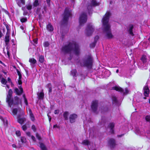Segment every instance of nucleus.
<instances>
[{"mask_svg":"<svg viewBox=\"0 0 150 150\" xmlns=\"http://www.w3.org/2000/svg\"><path fill=\"white\" fill-rule=\"evenodd\" d=\"M21 0L22 2V4L23 5H25V0Z\"/></svg>","mask_w":150,"mask_h":150,"instance_id":"56","label":"nucleus"},{"mask_svg":"<svg viewBox=\"0 0 150 150\" xmlns=\"http://www.w3.org/2000/svg\"><path fill=\"white\" fill-rule=\"evenodd\" d=\"M62 50L65 52H71L76 55L78 54L80 52L78 45L75 42L69 43L68 46L63 47Z\"/></svg>","mask_w":150,"mask_h":150,"instance_id":"2","label":"nucleus"},{"mask_svg":"<svg viewBox=\"0 0 150 150\" xmlns=\"http://www.w3.org/2000/svg\"><path fill=\"white\" fill-rule=\"evenodd\" d=\"M112 99L113 102L115 103L117 102V99L115 96L113 97Z\"/></svg>","mask_w":150,"mask_h":150,"instance_id":"43","label":"nucleus"},{"mask_svg":"<svg viewBox=\"0 0 150 150\" xmlns=\"http://www.w3.org/2000/svg\"><path fill=\"white\" fill-rule=\"evenodd\" d=\"M82 144L85 145H88L90 143L88 140H84L82 142Z\"/></svg>","mask_w":150,"mask_h":150,"instance_id":"26","label":"nucleus"},{"mask_svg":"<svg viewBox=\"0 0 150 150\" xmlns=\"http://www.w3.org/2000/svg\"><path fill=\"white\" fill-rule=\"evenodd\" d=\"M9 88V86L8 85H6V89H8Z\"/></svg>","mask_w":150,"mask_h":150,"instance_id":"63","label":"nucleus"},{"mask_svg":"<svg viewBox=\"0 0 150 150\" xmlns=\"http://www.w3.org/2000/svg\"><path fill=\"white\" fill-rule=\"evenodd\" d=\"M27 135L28 136H30V133L29 132H26Z\"/></svg>","mask_w":150,"mask_h":150,"instance_id":"57","label":"nucleus"},{"mask_svg":"<svg viewBox=\"0 0 150 150\" xmlns=\"http://www.w3.org/2000/svg\"><path fill=\"white\" fill-rule=\"evenodd\" d=\"M24 121V119L23 118H19L18 120V122L21 124H22L23 123Z\"/></svg>","mask_w":150,"mask_h":150,"instance_id":"32","label":"nucleus"},{"mask_svg":"<svg viewBox=\"0 0 150 150\" xmlns=\"http://www.w3.org/2000/svg\"><path fill=\"white\" fill-rule=\"evenodd\" d=\"M133 28V25H131L129 26L128 29V32L129 33L132 35H133V34L132 32V29Z\"/></svg>","mask_w":150,"mask_h":150,"instance_id":"17","label":"nucleus"},{"mask_svg":"<svg viewBox=\"0 0 150 150\" xmlns=\"http://www.w3.org/2000/svg\"><path fill=\"white\" fill-rule=\"evenodd\" d=\"M33 41L35 44H37L38 40L37 39H35L33 40Z\"/></svg>","mask_w":150,"mask_h":150,"instance_id":"52","label":"nucleus"},{"mask_svg":"<svg viewBox=\"0 0 150 150\" xmlns=\"http://www.w3.org/2000/svg\"><path fill=\"white\" fill-rule=\"evenodd\" d=\"M99 38V37L98 36H96L95 38V43L96 42V40H98Z\"/></svg>","mask_w":150,"mask_h":150,"instance_id":"53","label":"nucleus"},{"mask_svg":"<svg viewBox=\"0 0 150 150\" xmlns=\"http://www.w3.org/2000/svg\"><path fill=\"white\" fill-rule=\"evenodd\" d=\"M71 13L67 8H66L64 13L63 20L64 21H67L68 18L71 16Z\"/></svg>","mask_w":150,"mask_h":150,"instance_id":"8","label":"nucleus"},{"mask_svg":"<svg viewBox=\"0 0 150 150\" xmlns=\"http://www.w3.org/2000/svg\"><path fill=\"white\" fill-rule=\"evenodd\" d=\"M95 46V43H93L92 44H91L90 45V47H91L93 48Z\"/></svg>","mask_w":150,"mask_h":150,"instance_id":"50","label":"nucleus"},{"mask_svg":"<svg viewBox=\"0 0 150 150\" xmlns=\"http://www.w3.org/2000/svg\"><path fill=\"white\" fill-rule=\"evenodd\" d=\"M21 142L23 143H25L26 142V139L24 137H21Z\"/></svg>","mask_w":150,"mask_h":150,"instance_id":"27","label":"nucleus"},{"mask_svg":"<svg viewBox=\"0 0 150 150\" xmlns=\"http://www.w3.org/2000/svg\"><path fill=\"white\" fill-rule=\"evenodd\" d=\"M59 111L58 110H55L54 113L55 114H58L59 113Z\"/></svg>","mask_w":150,"mask_h":150,"instance_id":"51","label":"nucleus"},{"mask_svg":"<svg viewBox=\"0 0 150 150\" xmlns=\"http://www.w3.org/2000/svg\"><path fill=\"white\" fill-rule=\"evenodd\" d=\"M95 30L94 27L92 24H90L87 27L85 31L86 36H90L91 35Z\"/></svg>","mask_w":150,"mask_h":150,"instance_id":"4","label":"nucleus"},{"mask_svg":"<svg viewBox=\"0 0 150 150\" xmlns=\"http://www.w3.org/2000/svg\"><path fill=\"white\" fill-rule=\"evenodd\" d=\"M1 82L3 84L6 85V83H7V81L4 78H2L1 80Z\"/></svg>","mask_w":150,"mask_h":150,"instance_id":"30","label":"nucleus"},{"mask_svg":"<svg viewBox=\"0 0 150 150\" xmlns=\"http://www.w3.org/2000/svg\"><path fill=\"white\" fill-rule=\"evenodd\" d=\"M29 62L30 63L31 66L34 67L35 64L36 63L37 61L35 59L32 58L29 59Z\"/></svg>","mask_w":150,"mask_h":150,"instance_id":"16","label":"nucleus"},{"mask_svg":"<svg viewBox=\"0 0 150 150\" xmlns=\"http://www.w3.org/2000/svg\"><path fill=\"white\" fill-rule=\"evenodd\" d=\"M16 134L18 136H20L21 135L20 132L19 131H16Z\"/></svg>","mask_w":150,"mask_h":150,"instance_id":"44","label":"nucleus"},{"mask_svg":"<svg viewBox=\"0 0 150 150\" xmlns=\"http://www.w3.org/2000/svg\"><path fill=\"white\" fill-rule=\"evenodd\" d=\"M77 117V115L76 114H72L70 115L69 119L71 123H72L75 122V119Z\"/></svg>","mask_w":150,"mask_h":150,"instance_id":"11","label":"nucleus"},{"mask_svg":"<svg viewBox=\"0 0 150 150\" xmlns=\"http://www.w3.org/2000/svg\"><path fill=\"white\" fill-rule=\"evenodd\" d=\"M98 102L97 101H94L93 102L91 107L94 111H96L97 108Z\"/></svg>","mask_w":150,"mask_h":150,"instance_id":"13","label":"nucleus"},{"mask_svg":"<svg viewBox=\"0 0 150 150\" xmlns=\"http://www.w3.org/2000/svg\"><path fill=\"white\" fill-rule=\"evenodd\" d=\"M31 138L33 140L34 142H35V137H34L33 136H31Z\"/></svg>","mask_w":150,"mask_h":150,"instance_id":"49","label":"nucleus"},{"mask_svg":"<svg viewBox=\"0 0 150 150\" xmlns=\"http://www.w3.org/2000/svg\"><path fill=\"white\" fill-rule=\"evenodd\" d=\"M32 129L34 131H35L36 130V129L35 125H33L32 127Z\"/></svg>","mask_w":150,"mask_h":150,"instance_id":"48","label":"nucleus"},{"mask_svg":"<svg viewBox=\"0 0 150 150\" xmlns=\"http://www.w3.org/2000/svg\"><path fill=\"white\" fill-rule=\"evenodd\" d=\"M7 54L8 55V57H9L10 56V52L8 49H7Z\"/></svg>","mask_w":150,"mask_h":150,"instance_id":"54","label":"nucleus"},{"mask_svg":"<svg viewBox=\"0 0 150 150\" xmlns=\"http://www.w3.org/2000/svg\"><path fill=\"white\" fill-rule=\"evenodd\" d=\"M114 126V124L112 123H110L108 126L109 127L110 129V132L111 133H113V128Z\"/></svg>","mask_w":150,"mask_h":150,"instance_id":"19","label":"nucleus"},{"mask_svg":"<svg viewBox=\"0 0 150 150\" xmlns=\"http://www.w3.org/2000/svg\"><path fill=\"white\" fill-rule=\"evenodd\" d=\"M29 112L30 113V118L32 121H34L35 120L33 114L31 112L30 110H29Z\"/></svg>","mask_w":150,"mask_h":150,"instance_id":"24","label":"nucleus"},{"mask_svg":"<svg viewBox=\"0 0 150 150\" xmlns=\"http://www.w3.org/2000/svg\"><path fill=\"white\" fill-rule=\"evenodd\" d=\"M0 119L2 121H3V122L4 123L5 122V120H4V119L3 118L1 117H0Z\"/></svg>","mask_w":150,"mask_h":150,"instance_id":"59","label":"nucleus"},{"mask_svg":"<svg viewBox=\"0 0 150 150\" xmlns=\"http://www.w3.org/2000/svg\"><path fill=\"white\" fill-rule=\"evenodd\" d=\"M12 146L13 147H14V148H17L16 145L14 144H13L12 145Z\"/></svg>","mask_w":150,"mask_h":150,"instance_id":"60","label":"nucleus"},{"mask_svg":"<svg viewBox=\"0 0 150 150\" xmlns=\"http://www.w3.org/2000/svg\"><path fill=\"white\" fill-rule=\"evenodd\" d=\"M40 146L42 150H46V148L43 144L40 143Z\"/></svg>","mask_w":150,"mask_h":150,"instance_id":"28","label":"nucleus"},{"mask_svg":"<svg viewBox=\"0 0 150 150\" xmlns=\"http://www.w3.org/2000/svg\"><path fill=\"white\" fill-rule=\"evenodd\" d=\"M90 150H96L95 149H92L91 147L89 148Z\"/></svg>","mask_w":150,"mask_h":150,"instance_id":"64","label":"nucleus"},{"mask_svg":"<svg viewBox=\"0 0 150 150\" xmlns=\"http://www.w3.org/2000/svg\"><path fill=\"white\" fill-rule=\"evenodd\" d=\"M17 4H18V5L20 7H21L22 6V5H23L22 4V2L21 0H20L19 1H18L17 2Z\"/></svg>","mask_w":150,"mask_h":150,"instance_id":"36","label":"nucleus"},{"mask_svg":"<svg viewBox=\"0 0 150 150\" xmlns=\"http://www.w3.org/2000/svg\"><path fill=\"white\" fill-rule=\"evenodd\" d=\"M50 0H46V1L48 5L50 6Z\"/></svg>","mask_w":150,"mask_h":150,"instance_id":"55","label":"nucleus"},{"mask_svg":"<svg viewBox=\"0 0 150 150\" xmlns=\"http://www.w3.org/2000/svg\"><path fill=\"white\" fill-rule=\"evenodd\" d=\"M145 119L147 121H150V116H146L145 117Z\"/></svg>","mask_w":150,"mask_h":150,"instance_id":"42","label":"nucleus"},{"mask_svg":"<svg viewBox=\"0 0 150 150\" xmlns=\"http://www.w3.org/2000/svg\"><path fill=\"white\" fill-rule=\"evenodd\" d=\"M49 45V43L48 42H45L43 43V45L45 47H48Z\"/></svg>","mask_w":150,"mask_h":150,"instance_id":"34","label":"nucleus"},{"mask_svg":"<svg viewBox=\"0 0 150 150\" xmlns=\"http://www.w3.org/2000/svg\"><path fill=\"white\" fill-rule=\"evenodd\" d=\"M64 117L65 120H67L68 119V116L69 115V113L67 112H64Z\"/></svg>","mask_w":150,"mask_h":150,"instance_id":"23","label":"nucleus"},{"mask_svg":"<svg viewBox=\"0 0 150 150\" xmlns=\"http://www.w3.org/2000/svg\"><path fill=\"white\" fill-rule=\"evenodd\" d=\"M93 63L92 58L90 55L86 57L84 60L81 62V65L87 67L89 68L92 67Z\"/></svg>","mask_w":150,"mask_h":150,"instance_id":"3","label":"nucleus"},{"mask_svg":"<svg viewBox=\"0 0 150 150\" xmlns=\"http://www.w3.org/2000/svg\"><path fill=\"white\" fill-rule=\"evenodd\" d=\"M141 60L143 62V63L146 62V56L145 55H143L141 58Z\"/></svg>","mask_w":150,"mask_h":150,"instance_id":"25","label":"nucleus"},{"mask_svg":"<svg viewBox=\"0 0 150 150\" xmlns=\"http://www.w3.org/2000/svg\"><path fill=\"white\" fill-rule=\"evenodd\" d=\"M56 127L59 128L58 126H57V125H54L53 128H56Z\"/></svg>","mask_w":150,"mask_h":150,"instance_id":"61","label":"nucleus"},{"mask_svg":"<svg viewBox=\"0 0 150 150\" xmlns=\"http://www.w3.org/2000/svg\"><path fill=\"white\" fill-rule=\"evenodd\" d=\"M99 4L97 2L96 0H91V3L88 7V9H90L92 7L94 6H96L98 5Z\"/></svg>","mask_w":150,"mask_h":150,"instance_id":"9","label":"nucleus"},{"mask_svg":"<svg viewBox=\"0 0 150 150\" xmlns=\"http://www.w3.org/2000/svg\"><path fill=\"white\" fill-rule=\"evenodd\" d=\"M38 98L40 99H42L44 96V94L43 91L38 94Z\"/></svg>","mask_w":150,"mask_h":150,"instance_id":"21","label":"nucleus"},{"mask_svg":"<svg viewBox=\"0 0 150 150\" xmlns=\"http://www.w3.org/2000/svg\"><path fill=\"white\" fill-rule=\"evenodd\" d=\"M12 93L13 92L11 89H9L6 98V102L10 107H11L13 102V100L12 98Z\"/></svg>","mask_w":150,"mask_h":150,"instance_id":"5","label":"nucleus"},{"mask_svg":"<svg viewBox=\"0 0 150 150\" xmlns=\"http://www.w3.org/2000/svg\"><path fill=\"white\" fill-rule=\"evenodd\" d=\"M26 6L27 9L28 10H31L32 9V6L31 5H27Z\"/></svg>","mask_w":150,"mask_h":150,"instance_id":"37","label":"nucleus"},{"mask_svg":"<svg viewBox=\"0 0 150 150\" xmlns=\"http://www.w3.org/2000/svg\"><path fill=\"white\" fill-rule=\"evenodd\" d=\"M19 89L17 88H16L14 89V92L16 94L18 95H20L22 94L23 92V89L21 85L19 86Z\"/></svg>","mask_w":150,"mask_h":150,"instance_id":"10","label":"nucleus"},{"mask_svg":"<svg viewBox=\"0 0 150 150\" xmlns=\"http://www.w3.org/2000/svg\"><path fill=\"white\" fill-rule=\"evenodd\" d=\"M47 29L49 31H52L53 30L52 26L50 24H48L47 27Z\"/></svg>","mask_w":150,"mask_h":150,"instance_id":"22","label":"nucleus"},{"mask_svg":"<svg viewBox=\"0 0 150 150\" xmlns=\"http://www.w3.org/2000/svg\"><path fill=\"white\" fill-rule=\"evenodd\" d=\"M21 79V77H19L18 82V84L19 85H21L22 83Z\"/></svg>","mask_w":150,"mask_h":150,"instance_id":"40","label":"nucleus"},{"mask_svg":"<svg viewBox=\"0 0 150 150\" xmlns=\"http://www.w3.org/2000/svg\"><path fill=\"white\" fill-rule=\"evenodd\" d=\"M76 71L75 69L72 70L71 71V74L74 76L76 75Z\"/></svg>","mask_w":150,"mask_h":150,"instance_id":"31","label":"nucleus"},{"mask_svg":"<svg viewBox=\"0 0 150 150\" xmlns=\"http://www.w3.org/2000/svg\"><path fill=\"white\" fill-rule=\"evenodd\" d=\"M17 112V109L15 108L13 110L12 113L13 115H15L16 114Z\"/></svg>","mask_w":150,"mask_h":150,"instance_id":"38","label":"nucleus"},{"mask_svg":"<svg viewBox=\"0 0 150 150\" xmlns=\"http://www.w3.org/2000/svg\"><path fill=\"white\" fill-rule=\"evenodd\" d=\"M112 89L116 91L122 92L123 94L126 95L129 93V90L127 88H125V89H123L120 87L118 86H115L112 88Z\"/></svg>","mask_w":150,"mask_h":150,"instance_id":"6","label":"nucleus"},{"mask_svg":"<svg viewBox=\"0 0 150 150\" xmlns=\"http://www.w3.org/2000/svg\"><path fill=\"white\" fill-rule=\"evenodd\" d=\"M21 103V100L20 99L18 96H16L14 97V101L13 102V104L14 105H17L19 103Z\"/></svg>","mask_w":150,"mask_h":150,"instance_id":"14","label":"nucleus"},{"mask_svg":"<svg viewBox=\"0 0 150 150\" xmlns=\"http://www.w3.org/2000/svg\"><path fill=\"white\" fill-rule=\"evenodd\" d=\"M36 137L39 140H40L41 139V137L38 134H36Z\"/></svg>","mask_w":150,"mask_h":150,"instance_id":"46","label":"nucleus"},{"mask_svg":"<svg viewBox=\"0 0 150 150\" xmlns=\"http://www.w3.org/2000/svg\"><path fill=\"white\" fill-rule=\"evenodd\" d=\"M110 15V13L107 12L103 17L102 21L104 33L105 37L108 39L112 38L113 37L111 33L110 26L108 23Z\"/></svg>","mask_w":150,"mask_h":150,"instance_id":"1","label":"nucleus"},{"mask_svg":"<svg viewBox=\"0 0 150 150\" xmlns=\"http://www.w3.org/2000/svg\"><path fill=\"white\" fill-rule=\"evenodd\" d=\"M40 4V3L38 0H35L33 3V5L34 7H37Z\"/></svg>","mask_w":150,"mask_h":150,"instance_id":"20","label":"nucleus"},{"mask_svg":"<svg viewBox=\"0 0 150 150\" xmlns=\"http://www.w3.org/2000/svg\"><path fill=\"white\" fill-rule=\"evenodd\" d=\"M22 128L23 130L25 131L27 127L25 125H23L22 126Z\"/></svg>","mask_w":150,"mask_h":150,"instance_id":"47","label":"nucleus"},{"mask_svg":"<svg viewBox=\"0 0 150 150\" xmlns=\"http://www.w3.org/2000/svg\"><path fill=\"white\" fill-rule=\"evenodd\" d=\"M21 21L22 23L25 22L27 21V18H23L21 19Z\"/></svg>","mask_w":150,"mask_h":150,"instance_id":"39","label":"nucleus"},{"mask_svg":"<svg viewBox=\"0 0 150 150\" xmlns=\"http://www.w3.org/2000/svg\"><path fill=\"white\" fill-rule=\"evenodd\" d=\"M87 20V17L86 15L83 13L81 14L79 18V23L80 25H81L85 23Z\"/></svg>","mask_w":150,"mask_h":150,"instance_id":"7","label":"nucleus"},{"mask_svg":"<svg viewBox=\"0 0 150 150\" xmlns=\"http://www.w3.org/2000/svg\"><path fill=\"white\" fill-rule=\"evenodd\" d=\"M109 143L111 146L113 147L115 144V141L113 139H110L109 141Z\"/></svg>","mask_w":150,"mask_h":150,"instance_id":"18","label":"nucleus"},{"mask_svg":"<svg viewBox=\"0 0 150 150\" xmlns=\"http://www.w3.org/2000/svg\"><path fill=\"white\" fill-rule=\"evenodd\" d=\"M22 9L23 11L24 12L23 14L24 15H26L28 13V12L25 9V7H23L22 8Z\"/></svg>","mask_w":150,"mask_h":150,"instance_id":"33","label":"nucleus"},{"mask_svg":"<svg viewBox=\"0 0 150 150\" xmlns=\"http://www.w3.org/2000/svg\"><path fill=\"white\" fill-rule=\"evenodd\" d=\"M9 35L10 34L6 33V35L5 36L4 41L6 45H8L10 41Z\"/></svg>","mask_w":150,"mask_h":150,"instance_id":"15","label":"nucleus"},{"mask_svg":"<svg viewBox=\"0 0 150 150\" xmlns=\"http://www.w3.org/2000/svg\"><path fill=\"white\" fill-rule=\"evenodd\" d=\"M39 61L41 63H43L44 61V57L43 56H41L39 57Z\"/></svg>","mask_w":150,"mask_h":150,"instance_id":"29","label":"nucleus"},{"mask_svg":"<svg viewBox=\"0 0 150 150\" xmlns=\"http://www.w3.org/2000/svg\"><path fill=\"white\" fill-rule=\"evenodd\" d=\"M6 29H7L6 33H7V34H10V29H9V26L8 25H6Z\"/></svg>","mask_w":150,"mask_h":150,"instance_id":"35","label":"nucleus"},{"mask_svg":"<svg viewBox=\"0 0 150 150\" xmlns=\"http://www.w3.org/2000/svg\"><path fill=\"white\" fill-rule=\"evenodd\" d=\"M17 72L19 76V77H21V74L20 72L18 70H17Z\"/></svg>","mask_w":150,"mask_h":150,"instance_id":"45","label":"nucleus"},{"mask_svg":"<svg viewBox=\"0 0 150 150\" xmlns=\"http://www.w3.org/2000/svg\"><path fill=\"white\" fill-rule=\"evenodd\" d=\"M49 91L50 93L51 92H52V88H49Z\"/></svg>","mask_w":150,"mask_h":150,"instance_id":"62","label":"nucleus"},{"mask_svg":"<svg viewBox=\"0 0 150 150\" xmlns=\"http://www.w3.org/2000/svg\"><path fill=\"white\" fill-rule=\"evenodd\" d=\"M144 96L146 97H148L149 92V89L147 86H145L143 89Z\"/></svg>","mask_w":150,"mask_h":150,"instance_id":"12","label":"nucleus"},{"mask_svg":"<svg viewBox=\"0 0 150 150\" xmlns=\"http://www.w3.org/2000/svg\"><path fill=\"white\" fill-rule=\"evenodd\" d=\"M7 80L9 82H11V80L10 78H8L7 79Z\"/></svg>","mask_w":150,"mask_h":150,"instance_id":"58","label":"nucleus"},{"mask_svg":"<svg viewBox=\"0 0 150 150\" xmlns=\"http://www.w3.org/2000/svg\"><path fill=\"white\" fill-rule=\"evenodd\" d=\"M23 97L24 99L25 103V104L26 105H28L27 101L26 99L25 98V96L24 95H23Z\"/></svg>","mask_w":150,"mask_h":150,"instance_id":"41","label":"nucleus"}]
</instances>
